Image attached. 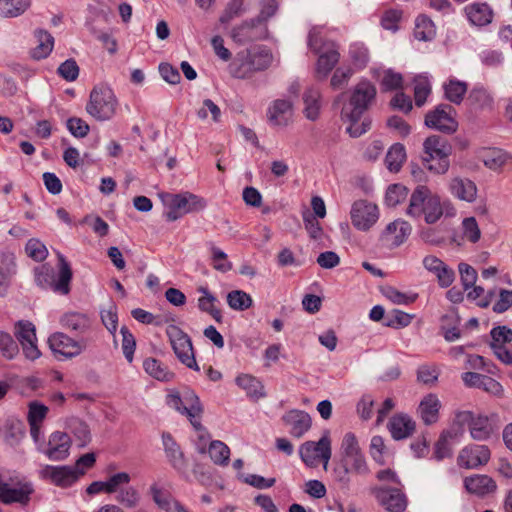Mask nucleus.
Listing matches in <instances>:
<instances>
[{
	"label": "nucleus",
	"instance_id": "nucleus-18",
	"mask_svg": "<svg viewBox=\"0 0 512 512\" xmlns=\"http://www.w3.org/2000/svg\"><path fill=\"white\" fill-rule=\"evenodd\" d=\"M15 336L22 346L25 357L29 360H36L40 357L37 346L35 326L29 321H19L15 326Z\"/></svg>",
	"mask_w": 512,
	"mask_h": 512
},
{
	"label": "nucleus",
	"instance_id": "nucleus-53",
	"mask_svg": "<svg viewBox=\"0 0 512 512\" xmlns=\"http://www.w3.org/2000/svg\"><path fill=\"white\" fill-rule=\"evenodd\" d=\"M408 190L401 184L390 185L386 191L385 203L394 207L406 199Z\"/></svg>",
	"mask_w": 512,
	"mask_h": 512
},
{
	"label": "nucleus",
	"instance_id": "nucleus-14",
	"mask_svg": "<svg viewBox=\"0 0 512 512\" xmlns=\"http://www.w3.org/2000/svg\"><path fill=\"white\" fill-rule=\"evenodd\" d=\"M456 111L448 104H441L426 114L425 124L431 129L451 134L457 130Z\"/></svg>",
	"mask_w": 512,
	"mask_h": 512
},
{
	"label": "nucleus",
	"instance_id": "nucleus-11",
	"mask_svg": "<svg viewBox=\"0 0 512 512\" xmlns=\"http://www.w3.org/2000/svg\"><path fill=\"white\" fill-rule=\"evenodd\" d=\"M341 460L351 469V473L366 475L369 467L366 458L360 449L356 436L348 432L341 443Z\"/></svg>",
	"mask_w": 512,
	"mask_h": 512
},
{
	"label": "nucleus",
	"instance_id": "nucleus-16",
	"mask_svg": "<svg viewBox=\"0 0 512 512\" xmlns=\"http://www.w3.org/2000/svg\"><path fill=\"white\" fill-rule=\"evenodd\" d=\"M411 231L412 226L410 223L403 219H396L387 224L381 231L379 235V242L381 246L387 249H395L406 242Z\"/></svg>",
	"mask_w": 512,
	"mask_h": 512
},
{
	"label": "nucleus",
	"instance_id": "nucleus-47",
	"mask_svg": "<svg viewBox=\"0 0 512 512\" xmlns=\"http://www.w3.org/2000/svg\"><path fill=\"white\" fill-rule=\"evenodd\" d=\"M208 453L211 460L216 465L225 466L229 462L230 449L222 441L215 440L210 442L208 447Z\"/></svg>",
	"mask_w": 512,
	"mask_h": 512
},
{
	"label": "nucleus",
	"instance_id": "nucleus-42",
	"mask_svg": "<svg viewBox=\"0 0 512 512\" xmlns=\"http://www.w3.org/2000/svg\"><path fill=\"white\" fill-rule=\"evenodd\" d=\"M143 368L149 376L158 381L169 382L174 378V373L155 358L145 359Z\"/></svg>",
	"mask_w": 512,
	"mask_h": 512
},
{
	"label": "nucleus",
	"instance_id": "nucleus-37",
	"mask_svg": "<svg viewBox=\"0 0 512 512\" xmlns=\"http://www.w3.org/2000/svg\"><path fill=\"white\" fill-rule=\"evenodd\" d=\"M60 323L62 327L80 334L87 332L91 327L90 318L86 314L80 312L65 313L61 317Z\"/></svg>",
	"mask_w": 512,
	"mask_h": 512
},
{
	"label": "nucleus",
	"instance_id": "nucleus-54",
	"mask_svg": "<svg viewBox=\"0 0 512 512\" xmlns=\"http://www.w3.org/2000/svg\"><path fill=\"white\" fill-rule=\"evenodd\" d=\"M0 351L3 357L9 360L14 359L19 353L17 343L10 334L3 331H0Z\"/></svg>",
	"mask_w": 512,
	"mask_h": 512
},
{
	"label": "nucleus",
	"instance_id": "nucleus-52",
	"mask_svg": "<svg viewBox=\"0 0 512 512\" xmlns=\"http://www.w3.org/2000/svg\"><path fill=\"white\" fill-rule=\"evenodd\" d=\"M101 321L109 333L115 337L118 328L117 307L114 303H110L107 308L100 311Z\"/></svg>",
	"mask_w": 512,
	"mask_h": 512
},
{
	"label": "nucleus",
	"instance_id": "nucleus-34",
	"mask_svg": "<svg viewBox=\"0 0 512 512\" xmlns=\"http://www.w3.org/2000/svg\"><path fill=\"white\" fill-rule=\"evenodd\" d=\"M465 13L471 24L485 26L491 23L493 11L486 3L475 2L465 7Z\"/></svg>",
	"mask_w": 512,
	"mask_h": 512
},
{
	"label": "nucleus",
	"instance_id": "nucleus-36",
	"mask_svg": "<svg viewBox=\"0 0 512 512\" xmlns=\"http://www.w3.org/2000/svg\"><path fill=\"white\" fill-rule=\"evenodd\" d=\"M25 436V425L18 419H8L2 430L1 437L10 446H16Z\"/></svg>",
	"mask_w": 512,
	"mask_h": 512
},
{
	"label": "nucleus",
	"instance_id": "nucleus-32",
	"mask_svg": "<svg viewBox=\"0 0 512 512\" xmlns=\"http://www.w3.org/2000/svg\"><path fill=\"white\" fill-rule=\"evenodd\" d=\"M388 429L395 440H402L414 432L415 422L406 414H397L390 419Z\"/></svg>",
	"mask_w": 512,
	"mask_h": 512
},
{
	"label": "nucleus",
	"instance_id": "nucleus-64",
	"mask_svg": "<svg viewBox=\"0 0 512 512\" xmlns=\"http://www.w3.org/2000/svg\"><path fill=\"white\" fill-rule=\"evenodd\" d=\"M58 74L66 81H74L79 75V66L74 59H67L57 69Z\"/></svg>",
	"mask_w": 512,
	"mask_h": 512
},
{
	"label": "nucleus",
	"instance_id": "nucleus-33",
	"mask_svg": "<svg viewBox=\"0 0 512 512\" xmlns=\"http://www.w3.org/2000/svg\"><path fill=\"white\" fill-rule=\"evenodd\" d=\"M162 442L166 457L170 464L178 471H184L187 467V463L183 452L173 437L169 433H163Z\"/></svg>",
	"mask_w": 512,
	"mask_h": 512
},
{
	"label": "nucleus",
	"instance_id": "nucleus-3",
	"mask_svg": "<svg viewBox=\"0 0 512 512\" xmlns=\"http://www.w3.org/2000/svg\"><path fill=\"white\" fill-rule=\"evenodd\" d=\"M272 60V54L265 47H251L236 54L229 65V71L234 78L247 79L254 73L267 69Z\"/></svg>",
	"mask_w": 512,
	"mask_h": 512
},
{
	"label": "nucleus",
	"instance_id": "nucleus-1",
	"mask_svg": "<svg viewBox=\"0 0 512 512\" xmlns=\"http://www.w3.org/2000/svg\"><path fill=\"white\" fill-rule=\"evenodd\" d=\"M406 214L414 219H423L427 224H434L445 214L456 215V209L449 200L441 197L426 185H417L412 191Z\"/></svg>",
	"mask_w": 512,
	"mask_h": 512
},
{
	"label": "nucleus",
	"instance_id": "nucleus-51",
	"mask_svg": "<svg viewBox=\"0 0 512 512\" xmlns=\"http://www.w3.org/2000/svg\"><path fill=\"white\" fill-rule=\"evenodd\" d=\"M414 98L418 107L425 104L427 97L431 92V84L428 76L418 75L414 80Z\"/></svg>",
	"mask_w": 512,
	"mask_h": 512
},
{
	"label": "nucleus",
	"instance_id": "nucleus-17",
	"mask_svg": "<svg viewBox=\"0 0 512 512\" xmlns=\"http://www.w3.org/2000/svg\"><path fill=\"white\" fill-rule=\"evenodd\" d=\"M39 473L42 479L61 488L70 487L79 480V471L72 465H45Z\"/></svg>",
	"mask_w": 512,
	"mask_h": 512
},
{
	"label": "nucleus",
	"instance_id": "nucleus-5",
	"mask_svg": "<svg viewBox=\"0 0 512 512\" xmlns=\"http://www.w3.org/2000/svg\"><path fill=\"white\" fill-rule=\"evenodd\" d=\"M423 149L425 154L423 161L430 172L443 175L449 170V155L452 147L445 138L437 135L429 136L423 143Z\"/></svg>",
	"mask_w": 512,
	"mask_h": 512
},
{
	"label": "nucleus",
	"instance_id": "nucleus-56",
	"mask_svg": "<svg viewBox=\"0 0 512 512\" xmlns=\"http://www.w3.org/2000/svg\"><path fill=\"white\" fill-rule=\"evenodd\" d=\"M120 333L122 335L121 346L124 357L129 363H131L133 361L134 351L136 348L135 338L126 326L121 327Z\"/></svg>",
	"mask_w": 512,
	"mask_h": 512
},
{
	"label": "nucleus",
	"instance_id": "nucleus-31",
	"mask_svg": "<svg viewBox=\"0 0 512 512\" xmlns=\"http://www.w3.org/2000/svg\"><path fill=\"white\" fill-rule=\"evenodd\" d=\"M150 494L155 504L165 512H188L182 504L165 493L157 482L150 486Z\"/></svg>",
	"mask_w": 512,
	"mask_h": 512
},
{
	"label": "nucleus",
	"instance_id": "nucleus-7",
	"mask_svg": "<svg viewBox=\"0 0 512 512\" xmlns=\"http://www.w3.org/2000/svg\"><path fill=\"white\" fill-rule=\"evenodd\" d=\"M117 106L118 101L113 90L100 84L92 89L86 111L98 121H107L115 115Z\"/></svg>",
	"mask_w": 512,
	"mask_h": 512
},
{
	"label": "nucleus",
	"instance_id": "nucleus-35",
	"mask_svg": "<svg viewBox=\"0 0 512 512\" xmlns=\"http://www.w3.org/2000/svg\"><path fill=\"white\" fill-rule=\"evenodd\" d=\"M17 272L15 257L12 254H2L0 257V296L8 291L12 277Z\"/></svg>",
	"mask_w": 512,
	"mask_h": 512
},
{
	"label": "nucleus",
	"instance_id": "nucleus-38",
	"mask_svg": "<svg viewBox=\"0 0 512 512\" xmlns=\"http://www.w3.org/2000/svg\"><path fill=\"white\" fill-rule=\"evenodd\" d=\"M321 93L316 87H309L303 95L304 114L309 120H316L321 109Z\"/></svg>",
	"mask_w": 512,
	"mask_h": 512
},
{
	"label": "nucleus",
	"instance_id": "nucleus-19",
	"mask_svg": "<svg viewBox=\"0 0 512 512\" xmlns=\"http://www.w3.org/2000/svg\"><path fill=\"white\" fill-rule=\"evenodd\" d=\"M372 493L378 502L389 512H403L406 509V497L400 489L378 486L372 488Z\"/></svg>",
	"mask_w": 512,
	"mask_h": 512
},
{
	"label": "nucleus",
	"instance_id": "nucleus-9",
	"mask_svg": "<svg viewBox=\"0 0 512 512\" xmlns=\"http://www.w3.org/2000/svg\"><path fill=\"white\" fill-rule=\"evenodd\" d=\"M457 424L467 425L472 439L476 441H486L491 438L495 432V426L491 419L484 414H475L471 411H459L455 415Z\"/></svg>",
	"mask_w": 512,
	"mask_h": 512
},
{
	"label": "nucleus",
	"instance_id": "nucleus-61",
	"mask_svg": "<svg viewBox=\"0 0 512 512\" xmlns=\"http://www.w3.org/2000/svg\"><path fill=\"white\" fill-rule=\"evenodd\" d=\"M412 321V316L401 310L394 309L386 317L385 325L393 328H403Z\"/></svg>",
	"mask_w": 512,
	"mask_h": 512
},
{
	"label": "nucleus",
	"instance_id": "nucleus-29",
	"mask_svg": "<svg viewBox=\"0 0 512 512\" xmlns=\"http://www.w3.org/2000/svg\"><path fill=\"white\" fill-rule=\"evenodd\" d=\"M325 46H327V49L316 52L319 54L316 63V75L320 79L326 78L339 61V52L336 45L334 43H326Z\"/></svg>",
	"mask_w": 512,
	"mask_h": 512
},
{
	"label": "nucleus",
	"instance_id": "nucleus-24",
	"mask_svg": "<svg viewBox=\"0 0 512 512\" xmlns=\"http://www.w3.org/2000/svg\"><path fill=\"white\" fill-rule=\"evenodd\" d=\"M293 103L288 99H277L273 101L267 112L268 120L275 126H287L293 118Z\"/></svg>",
	"mask_w": 512,
	"mask_h": 512
},
{
	"label": "nucleus",
	"instance_id": "nucleus-30",
	"mask_svg": "<svg viewBox=\"0 0 512 512\" xmlns=\"http://www.w3.org/2000/svg\"><path fill=\"white\" fill-rule=\"evenodd\" d=\"M466 490L478 496H485L497 489L496 482L488 475L475 474L464 479Z\"/></svg>",
	"mask_w": 512,
	"mask_h": 512
},
{
	"label": "nucleus",
	"instance_id": "nucleus-23",
	"mask_svg": "<svg viewBox=\"0 0 512 512\" xmlns=\"http://www.w3.org/2000/svg\"><path fill=\"white\" fill-rule=\"evenodd\" d=\"M448 190L454 198L467 203H473L477 198V186L467 177H452L448 183Z\"/></svg>",
	"mask_w": 512,
	"mask_h": 512
},
{
	"label": "nucleus",
	"instance_id": "nucleus-2",
	"mask_svg": "<svg viewBox=\"0 0 512 512\" xmlns=\"http://www.w3.org/2000/svg\"><path fill=\"white\" fill-rule=\"evenodd\" d=\"M375 95V87L366 80L360 81L352 89L349 101L341 110L342 120L349 123L346 131L351 137H360L370 129V121L361 119Z\"/></svg>",
	"mask_w": 512,
	"mask_h": 512
},
{
	"label": "nucleus",
	"instance_id": "nucleus-60",
	"mask_svg": "<svg viewBox=\"0 0 512 512\" xmlns=\"http://www.w3.org/2000/svg\"><path fill=\"white\" fill-rule=\"evenodd\" d=\"M307 43L308 47L316 53L327 49V46H325V44L331 42L324 40L322 27H313L309 31Z\"/></svg>",
	"mask_w": 512,
	"mask_h": 512
},
{
	"label": "nucleus",
	"instance_id": "nucleus-63",
	"mask_svg": "<svg viewBox=\"0 0 512 512\" xmlns=\"http://www.w3.org/2000/svg\"><path fill=\"white\" fill-rule=\"evenodd\" d=\"M211 258L213 268L220 272H228L232 268L231 262L227 258V254L220 248L213 246L211 248Z\"/></svg>",
	"mask_w": 512,
	"mask_h": 512
},
{
	"label": "nucleus",
	"instance_id": "nucleus-8",
	"mask_svg": "<svg viewBox=\"0 0 512 512\" xmlns=\"http://www.w3.org/2000/svg\"><path fill=\"white\" fill-rule=\"evenodd\" d=\"M166 335L169 338L172 349L177 359L186 367L199 371L195 359L191 338L178 326L171 324L166 328Z\"/></svg>",
	"mask_w": 512,
	"mask_h": 512
},
{
	"label": "nucleus",
	"instance_id": "nucleus-13",
	"mask_svg": "<svg viewBox=\"0 0 512 512\" xmlns=\"http://www.w3.org/2000/svg\"><path fill=\"white\" fill-rule=\"evenodd\" d=\"M48 344L58 360L70 359L80 355L86 348L84 341H77L62 332L52 334Z\"/></svg>",
	"mask_w": 512,
	"mask_h": 512
},
{
	"label": "nucleus",
	"instance_id": "nucleus-4",
	"mask_svg": "<svg viewBox=\"0 0 512 512\" xmlns=\"http://www.w3.org/2000/svg\"><path fill=\"white\" fill-rule=\"evenodd\" d=\"M59 273L57 280L54 279V270L49 265H41L34 269V280L41 289H52L61 295H66L70 291V281L72 279V271L69 263L63 255H58Z\"/></svg>",
	"mask_w": 512,
	"mask_h": 512
},
{
	"label": "nucleus",
	"instance_id": "nucleus-41",
	"mask_svg": "<svg viewBox=\"0 0 512 512\" xmlns=\"http://www.w3.org/2000/svg\"><path fill=\"white\" fill-rule=\"evenodd\" d=\"M31 6V0H0V18H16Z\"/></svg>",
	"mask_w": 512,
	"mask_h": 512
},
{
	"label": "nucleus",
	"instance_id": "nucleus-46",
	"mask_svg": "<svg viewBox=\"0 0 512 512\" xmlns=\"http://www.w3.org/2000/svg\"><path fill=\"white\" fill-rule=\"evenodd\" d=\"M406 159L405 148L402 144L396 143L388 150L385 163L389 171L398 172Z\"/></svg>",
	"mask_w": 512,
	"mask_h": 512
},
{
	"label": "nucleus",
	"instance_id": "nucleus-44",
	"mask_svg": "<svg viewBox=\"0 0 512 512\" xmlns=\"http://www.w3.org/2000/svg\"><path fill=\"white\" fill-rule=\"evenodd\" d=\"M235 381L236 384L246 392L247 396L256 399L264 396V387L254 376L250 374H241Z\"/></svg>",
	"mask_w": 512,
	"mask_h": 512
},
{
	"label": "nucleus",
	"instance_id": "nucleus-39",
	"mask_svg": "<svg viewBox=\"0 0 512 512\" xmlns=\"http://www.w3.org/2000/svg\"><path fill=\"white\" fill-rule=\"evenodd\" d=\"M480 158L488 169L498 171L510 160L511 156L502 149L489 148L481 152Z\"/></svg>",
	"mask_w": 512,
	"mask_h": 512
},
{
	"label": "nucleus",
	"instance_id": "nucleus-25",
	"mask_svg": "<svg viewBox=\"0 0 512 512\" xmlns=\"http://www.w3.org/2000/svg\"><path fill=\"white\" fill-rule=\"evenodd\" d=\"M422 263L427 271L436 276L438 284L442 288L449 287L453 283L455 278L454 271L438 257L427 255L424 257Z\"/></svg>",
	"mask_w": 512,
	"mask_h": 512
},
{
	"label": "nucleus",
	"instance_id": "nucleus-58",
	"mask_svg": "<svg viewBox=\"0 0 512 512\" xmlns=\"http://www.w3.org/2000/svg\"><path fill=\"white\" fill-rule=\"evenodd\" d=\"M462 232L464 238L472 243L480 240L481 231L474 217H467L462 221Z\"/></svg>",
	"mask_w": 512,
	"mask_h": 512
},
{
	"label": "nucleus",
	"instance_id": "nucleus-28",
	"mask_svg": "<svg viewBox=\"0 0 512 512\" xmlns=\"http://www.w3.org/2000/svg\"><path fill=\"white\" fill-rule=\"evenodd\" d=\"M441 407L442 404L438 396L430 393L422 398L417 412L425 425H432L438 421Z\"/></svg>",
	"mask_w": 512,
	"mask_h": 512
},
{
	"label": "nucleus",
	"instance_id": "nucleus-59",
	"mask_svg": "<svg viewBox=\"0 0 512 512\" xmlns=\"http://www.w3.org/2000/svg\"><path fill=\"white\" fill-rule=\"evenodd\" d=\"M370 454L375 462L380 465L386 463V447L381 436H373L370 442Z\"/></svg>",
	"mask_w": 512,
	"mask_h": 512
},
{
	"label": "nucleus",
	"instance_id": "nucleus-48",
	"mask_svg": "<svg viewBox=\"0 0 512 512\" xmlns=\"http://www.w3.org/2000/svg\"><path fill=\"white\" fill-rule=\"evenodd\" d=\"M444 91L446 98L450 102L459 104L467 92V84L457 79H450L444 84Z\"/></svg>",
	"mask_w": 512,
	"mask_h": 512
},
{
	"label": "nucleus",
	"instance_id": "nucleus-57",
	"mask_svg": "<svg viewBox=\"0 0 512 512\" xmlns=\"http://www.w3.org/2000/svg\"><path fill=\"white\" fill-rule=\"evenodd\" d=\"M115 499L127 508H134L139 503L140 495L135 488L127 487L119 490Z\"/></svg>",
	"mask_w": 512,
	"mask_h": 512
},
{
	"label": "nucleus",
	"instance_id": "nucleus-26",
	"mask_svg": "<svg viewBox=\"0 0 512 512\" xmlns=\"http://www.w3.org/2000/svg\"><path fill=\"white\" fill-rule=\"evenodd\" d=\"M33 492L31 483H20L17 487L11 488L7 483L0 479V501L6 504L21 503L26 504Z\"/></svg>",
	"mask_w": 512,
	"mask_h": 512
},
{
	"label": "nucleus",
	"instance_id": "nucleus-45",
	"mask_svg": "<svg viewBox=\"0 0 512 512\" xmlns=\"http://www.w3.org/2000/svg\"><path fill=\"white\" fill-rule=\"evenodd\" d=\"M436 35L434 23L428 17L421 15L415 22L414 36L420 41H430Z\"/></svg>",
	"mask_w": 512,
	"mask_h": 512
},
{
	"label": "nucleus",
	"instance_id": "nucleus-20",
	"mask_svg": "<svg viewBox=\"0 0 512 512\" xmlns=\"http://www.w3.org/2000/svg\"><path fill=\"white\" fill-rule=\"evenodd\" d=\"M278 9L276 0H262L260 13L256 18L244 21L241 25L235 27L232 31V37L235 41H244L252 38V33H242V30L248 26L260 25L272 17Z\"/></svg>",
	"mask_w": 512,
	"mask_h": 512
},
{
	"label": "nucleus",
	"instance_id": "nucleus-55",
	"mask_svg": "<svg viewBox=\"0 0 512 512\" xmlns=\"http://www.w3.org/2000/svg\"><path fill=\"white\" fill-rule=\"evenodd\" d=\"M26 254L35 261H43L48 256L46 246L38 239H30L25 246Z\"/></svg>",
	"mask_w": 512,
	"mask_h": 512
},
{
	"label": "nucleus",
	"instance_id": "nucleus-62",
	"mask_svg": "<svg viewBox=\"0 0 512 512\" xmlns=\"http://www.w3.org/2000/svg\"><path fill=\"white\" fill-rule=\"evenodd\" d=\"M47 413L48 408L45 405L38 402H31L28 406L27 414L29 425H41L46 418Z\"/></svg>",
	"mask_w": 512,
	"mask_h": 512
},
{
	"label": "nucleus",
	"instance_id": "nucleus-50",
	"mask_svg": "<svg viewBox=\"0 0 512 512\" xmlns=\"http://www.w3.org/2000/svg\"><path fill=\"white\" fill-rule=\"evenodd\" d=\"M70 432L73 434L79 447L86 446L91 440V433L88 425L79 419H72L69 424Z\"/></svg>",
	"mask_w": 512,
	"mask_h": 512
},
{
	"label": "nucleus",
	"instance_id": "nucleus-10",
	"mask_svg": "<svg viewBox=\"0 0 512 512\" xmlns=\"http://www.w3.org/2000/svg\"><path fill=\"white\" fill-rule=\"evenodd\" d=\"M299 455L302 461L311 467L322 461L324 469L327 470L332 455L329 432L325 431L317 442H304L299 448Z\"/></svg>",
	"mask_w": 512,
	"mask_h": 512
},
{
	"label": "nucleus",
	"instance_id": "nucleus-21",
	"mask_svg": "<svg viewBox=\"0 0 512 512\" xmlns=\"http://www.w3.org/2000/svg\"><path fill=\"white\" fill-rule=\"evenodd\" d=\"M490 459V450L484 445H470L463 448L458 456V465L466 469H475L485 465Z\"/></svg>",
	"mask_w": 512,
	"mask_h": 512
},
{
	"label": "nucleus",
	"instance_id": "nucleus-12",
	"mask_svg": "<svg viewBox=\"0 0 512 512\" xmlns=\"http://www.w3.org/2000/svg\"><path fill=\"white\" fill-rule=\"evenodd\" d=\"M379 217V208L373 202L357 200L351 206V223L359 231H369L377 223Z\"/></svg>",
	"mask_w": 512,
	"mask_h": 512
},
{
	"label": "nucleus",
	"instance_id": "nucleus-49",
	"mask_svg": "<svg viewBox=\"0 0 512 512\" xmlns=\"http://www.w3.org/2000/svg\"><path fill=\"white\" fill-rule=\"evenodd\" d=\"M227 303L233 310L244 311L252 306L253 300L246 292L233 290L227 294Z\"/></svg>",
	"mask_w": 512,
	"mask_h": 512
},
{
	"label": "nucleus",
	"instance_id": "nucleus-43",
	"mask_svg": "<svg viewBox=\"0 0 512 512\" xmlns=\"http://www.w3.org/2000/svg\"><path fill=\"white\" fill-rule=\"evenodd\" d=\"M458 441V432L447 430L442 433L435 446V457L442 460L452 455L453 444Z\"/></svg>",
	"mask_w": 512,
	"mask_h": 512
},
{
	"label": "nucleus",
	"instance_id": "nucleus-40",
	"mask_svg": "<svg viewBox=\"0 0 512 512\" xmlns=\"http://www.w3.org/2000/svg\"><path fill=\"white\" fill-rule=\"evenodd\" d=\"M35 38L37 45L32 50L31 55L37 60L44 59L52 52L54 38L50 33L42 29L35 31Z\"/></svg>",
	"mask_w": 512,
	"mask_h": 512
},
{
	"label": "nucleus",
	"instance_id": "nucleus-15",
	"mask_svg": "<svg viewBox=\"0 0 512 512\" xmlns=\"http://www.w3.org/2000/svg\"><path fill=\"white\" fill-rule=\"evenodd\" d=\"M159 196L165 207L178 210L182 215L202 210L206 206L202 198L190 192L162 193Z\"/></svg>",
	"mask_w": 512,
	"mask_h": 512
},
{
	"label": "nucleus",
	"instance_id": "nucleus-6",
	"mask_svg": "<svg viewBox=\"0 0 512 512\" xmlns=\"http://www.w3.org/2000/svg\"><path fill=\"white\" fill-rule=\"evenodd\" d=\"M166 402L169 407L185 414L195 430L199 432L200 440H205L208 435L199 419L202 407L198 396L193 391L185 390L182 394L178 392L169 393Z\"/></svg>",
	"mask_w": 512,
	"mask_h": 512
},
{
	"label": "nucleus",
	"instance_id": "nucleus-27",
	"mask_svg": "<svg viewBox=\"0 0 512 512\" xmlns=\"http://www.w3.org/2000/svg\"><path fill=\"white\" fill-rule=\"evenodd\" d=\"M282 419L289 427L290 434L296 438H301L311 428V417L302 410H290Z\"/></svg>",
	"mask_w": 512,
	"mask_h": 512
},
{
	"label": "nucleus",
	"instance_id": "nucleus-22",
	"mask_svg": "<svg viewBox=\"0 0 512 512\" xmlns=\"http://www.w3.org/2000/svg\"><path fill=\"white\" fill-rule=\"evenodd\" d=\"M71 438L67 433L56 431L49 436L48 446L43 453L52 461H61L68 457Z\"/></svg>",
	"mask_w": 512,
	"mask_h": 512
}]
</instances>
